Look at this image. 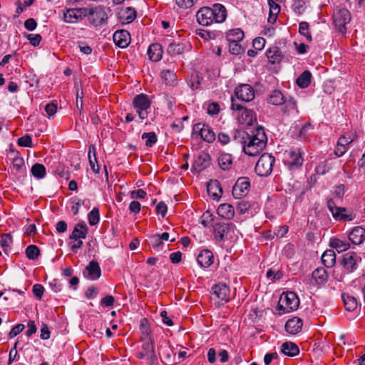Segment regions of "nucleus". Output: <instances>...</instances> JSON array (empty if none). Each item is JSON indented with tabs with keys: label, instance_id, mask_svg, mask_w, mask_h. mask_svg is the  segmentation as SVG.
I'll use <instances>...</instances> for the list:
<instances>
[{
	"label": "nucleus",
	"instance_id": "f257e3e1",
	"mask_svg": "<svg viewBox=\"0 0 365 365\" xmlns=\"http://www.w3.org/2000/svg\"><path fill=\"white\" fill-rule=\"evenodd\" d=\"M267 138L262 126L257 127L251 133H248L244 140L243 151L250 156H256L266 147Z\"/></svg>",
	"mask_w": 365,
	"mask_h": 365
},
{
	"label": "nucleus",
	"instance_id": "f03ea898",
	"mask_svg": "<svg viewBox=\"0 0 365 365\" xmlns=\"http://www.w3.org/2000/svg\"><path fill=\"white\" fill-rule=\"evenodd\" d=\"M227 17L225 7L220 4H215L212 8L202 7L196 14L197 22L204 26H207L213 22L222 23Z\"/></svg>",
	"mask_w": 365,
	"mask_h": 365
},
{
	"label": "nucleus",
	"instance_id": "7ed1b4c3",
	"mask_svg": "<svg viewBox=\"0 0 365 365\" xmlns=\"http://www.w3.org/2000/svg\"><path fill=\"white\" fill-rule=\"evenodd\" d=\"M303 151L300 148L292 147L284 153V163L289 170L299 168L303 164Z\"/></svg>",
	"mask_w": 365,
	"mask_h": 365
},
{
	"label": "nucleus",
	"instance_id": "20e7f679",
	"mask_svg": "<svg viewBox=\"0 0 365 365\" xmlns=\"http://www.w3.org/2000/svg\"><path fill=\"white\" fill-rule=\"evenodd\" d=\"M275 158L270 154L263 153L256 163L255 170L257 175L262 177L269 175L273 170Z\"/></svg>",
	"mask_w": 365,
	"mask_h": 365
},
{
	"label": "nucleus",
	"instance_id": "39448f33",
	"mask_svg": "<svg viewBox=\"0 0 365 365\" xmlns=\"http://www.w3.org/2000/svg\"><path fill=\"white\" fill-rule=\"evenodd\" d=\"M299 305V299L294 292H289L283 294L279 300L278 309L283 310L284 313H289L296 310Z\"/></svg>",
	"mask_w": 365,
	"mask_h": 365
},
{
	"label": "nucleus",
	"instance_id": "423d86ee",
	"mask_svg": "<svg viewBox=\"0 0 365 365\" xmlns=\"http://www.w3.org/2000/svg\"><path fill=\"white\" fill-rule=\"evenodd\" d=\"M87 16L90 23L95 27H101L107 22L108 15L102 6L87 9Z\"/></svg>",
	"mask_w": 365,
	"mask_h": 365
},
{
	"label": "nucleus",
	"instance_id": "0eeeda50",
	"mask_svg": "<svg viewBox=\"0 0 365 365\" xmlns=\"http://www.w3.org/2000/svg\"><path fill=\"white\" fill-rule=\"evenodd\" d=\"M231 108L232 110L238 111L237 115V120L240 124L251 125L252 123L255 119L253 111L237 103L233 97H232Z\"/></svg>",
	"mask_w": 365,
	"mask_h": 365
},
{
	"label": "nucleus",
	"instance_id": "6e6552de",
	"mask_svg": "<svg viewBox=\"0 0 365 365\" xmlns=\"http://www.w3.org/2000/svg\"><path fill=\"white\" fill-rule=\"evenodd\" d=\"M333 20L338 31L344 34L346 31V25L351 21V14L346 9L342 8L334 11Z\"/></svg>",
	"mask_w": 365,
	"mask_h": 365
},
{
	"label": "nucleus",
	"instance_id": "1a4fd4ad",
	"mask_svg": "<svg viewBox=\"0 0 365 365\" xmlns=\"http://www.w3.org/2000/svg\"><path fill=\"white\" fill-rule=\"evenodd\" d=\"M133 106L140 119L148 118V109L150 107V101L145 94L137 95L133 102Z\"/></svg>",
	"mask_w": 365,
	"mask_h": 365
},
{
	"label": "nucleus",
	"instance_id": "9d476101",
	"mask_svg": "<svg viewBox=\"0 0 365 365\" xmlns=\"http://www.w3.org/2000/svg\"><path fill=\"white\" fill-rule=\"evenodd\" d=\"M327 207L336 220L351 221L355 217V215L352 212L346 213V208L336 206L332 199L327 201Z\"/></svg>",
	"mask_w": 365,
	"mask_h": 365
},
{
	"label": "nucleus",
	"instance_id": "9b49d317",
	"mask_svg": "<svg viewBox=\"0 0 365 365\" xmlns=\"http://www.w3.org/2000/svg\"><path fill=\"white\" fill-rule=\"evenodd\" d=\"M361 262V258L354 252H349L343 255L340 264L347 273L354 272Z\"/></svg>",
	"mask_w": 365,
	"mask_h": 365
},
{
	"label": "nucleus",
	"instance_id": "f8f14e48",
	"mask_svg": "<svg viewBox=\"0 0 365 365\" xmlns=\"http://www.w3.org/2000/svg\"><path fill=\"white\" fill-rule=\"evenodd\" d=\"M193 134L200 135L207 143H212L215 140V133L212 129L206 124L196 123L193 126Z\"/></svg>",
	"mask_w": 365,
	"mask_h": 365
},
{
	"label": "nucleus",
	"instance_id": "ddd939ff",
	"mask_svg": "<svg viewBox=\"0 0 365 365\" xmlns=\"http://www.w3.org/2000/svg\"><path fill=\"white\" fill-rule=\"evenodd\" d=\"M235 94L237 99L242 102H250L255 96L253 88L249 84H241L236 87Z\"/></svg>",
	"mask_w": 365,
	"mask_h": 365
},
{
	"label": "nucleus",
	"instance_id": "4468645a",
	"mask_svg": "<svg viewBox=\"0 0 365 365\" xmlns=\"http://www.w3.org/2000/svg\"><path fill=\"white\" fill-rule=\"evenodd\" d=\"M235 225L232 222H218L213 225V232L216 240L222 241L231 232H234Z\"/></svg>",
	"mask_w": 365,
	"mask_h": 365
},
{
	"label": "nucleus",
	"instance_id": "2eb2a0df",
	"mask_svg": "<svg viewBox=\"0 0 365 365\" xmlns=\"http://www.w3.org/2000/svg\"><path fill=\"white\" fill-rule=\"evenodd\" d=\"M87 16V8L68 9L63 13V20L66 23L75 24Z\"/></svg>",
	"mask_w": 365,
	"mask_h": 365
},
{
	"label": "nucleus",
	"instance_id": "dca6fc26",
	"mask_svg": "<svg viewBox=\"0 0 365 365\" xmlns=\"http://www.w3.org/2000/svg\"><path fill=\"white\" fill-rule=\"evenodd\" d=\"M250 186V183L247 178H240L232 187V195L237 199L242 198L247 195Z\"/></svg>",
	"mask_w": 365,
	"mask_h": 365
},
{
	"label": "nucleus",
	"instance_id": "f3484780",
	"mask_svg": "<svg viewBox=\"0 0 365 365\" xmlns=\"http://www.w3.org/2000/svg\"><path fill=\"white\" fill-rule=\"evenodd\" d=\"M15 156L12 160L11 173L23 177L26 174V166L23 158L19 156V153H14Z\"/></svg>",
	"mask_w": 365,
	"mask_h": 365
},
{
	"label": "nucleus",
	"instance_id": "a211bd4d",
	"mask_svg": "<svg viewBox=\"0 0 365 365\" xmlns=\"http://www.w3.org/2000/svg\"><path fill=\"white\" fill-rule=\"evenodd\" d=\"M143 351L139 353L140 358L146 357L151 361H156V356L154 349V342L152 339H148L142 346Z\"/></svg>",
	"mask_w": 365,
	"mask_h": 365
},
{
	"label": "nucleus",
	"instance_id": "6ab92c4d",
	"mask_svg": "<svg viewBox=\"0 0 365 365\" xmlns=\"http://www.w3.org/2000/svg\"><path fill=\"white\" fill-rule=\"evenodd\" d=\"M212 293L221 302L229 300L230 289L225 284H217L212 287Z\"/></svg>",
	"mask_w": 365,
	"mask_h": 365
},
{
	"label": "nucleus",
	"instance_id": "aec40b11",
	"mask_svg": "<svg viewBox=\"0 0 365 365\" xmlns=\"http://www.w3.org/2000/svg\"><path fill=\"white\" fill-rule=\"evenodd\" d=\"M113 41L120 48H125L130 43V34L127 31H116L113 36Z\"/></svg>",
	"mask_w": 365,
	"mask_h": 365
},
{
	"label": "nucleus",
	"instance_id": "412c9836",
	"mask_svg": "<svg viewBox=\"0 0 365 365\" xmlns=\"http://www.w3.org/2000/svg\"><path fill=\"white\" fill-rule=\"evenodd\" d=\"M86 272H84L86 277L91 280H96L101 275V269L98 263L96 261H91L86 268Z\"/></svg>",
	"mask_w": 365,
	"mask_h": 365
},
{
	"label": "nucleus",
	"instance_id": "4be33fe9",
	"mask_svg": "<svg viewBox=\"0 0 365 365\" xmlns=\"http://www.w3.org/2000/svg\"><path fill=\"white\" fill-rule=\"evenodd\" d=\"M349 240L354 245H360L365 240V229L358 226L354 227L349 235Z\"/></svg>",
	"mask_w": 365,
	"mask_h": 365
},
{
	"label": "nucleus",
	"instance_id": "5701e85b",
	"mask_svg": "<svg viewBox=\"0 0 365 365\" xmlns=\"http://www.w3.org/2000/svg\"><path fill=\"white\" fill-rule=\"evenodd\" d=\"M88 227L84 222H78L74 227V229L69 236L70 240L85 239L88 234Z\"/></svg>",
	"mask_w": 365,
	"mask_h": 365
},
{
	"label": "nucleus",
	"instance_id": "b1692460",
	"mask_svg": "<svg viewBox=\"0 0 365 365\" xmlns=\"http://www.w3.org/2000/svg\"><path fill=\"white\" fill-rule=\"evenodd\" d=\"M302 320L299 317H293L285 324V329L290 334H297L302 328Z\"/></svg>",
	"mask_w": 365,
	"mask_h": 365
},
{
	"label": "nucleus",
	"instance_id": "393cba45",
	"mask_svg": "<svg viewBox=\"0 0 365 365\" xmlns=\"http://www.w3.org/2000/svg\"><path fill=\"white\" fill-rule=\"evenodd\" d=\"M197 263L202 267H209L213 263V255L208 250H202L197 258Z\"/></svg>",
	"mask_w": 365,
	"mask_h": 365
},
{
	"label": "nucleus",
	"instance_id": "a878e982",
	"mask_svg": "<svg viewBox=\"0 0 365 365\" xmlns=\"http://www.w3.org/2000/svg\"><path fill=\"white\" fill-rule=\"evenodd\" d=\"M163 53V47L158 43L151 44L148 49V57L154 62H158L162 58Z\"/></svg>",
	"mask_w": 365,
	"mask_h": 365
},
{
	"label": "nucleus",
	"instance_id": "bb28decb",
	"mask_svg": "<svg viewBox=\"0 0 365 365\" xmlns=\"http://www.w3.org/2000/svg\"><path fill=\"white\" fill-rule=\"evenodd\" d=\"M187 47V43L185 41L173 42L168 45L167 52L171 56L180 55L184 53Z\"/></svg>",
	"mask_w": 365,
	"mask_h": 365
},
{
	"label": "nucleus",
	"instance_id": "cd10ccee",
	"mask_svg": "<svg viewBox=\"0 0 365 365\" xmlns=\"http://www.w3.org/2000/svg\"><path fill=\"white\" fill-rule=\"evenodd\" d=\"M207 193L214 199L220 198L222 195V188L220 186L219 181L210 180L207 187Z\"/></svg>",
	"mask_w": 365,
	"mask_h": 365
},
{
	"label": "nucleus",
	"instance_id": "c85d7f7f",
	"mask_svg": "<svg viewBox=\"0 0 365 365\" xmlns=\"http://www.w3.org/2000/svg\"><path fill=\"white\" fill-rule=\"evenodd\" d=\"M217 212L219 216L227 220H230L234 217L235 210L232 205L225 203L221 204L218 207Z\"/></svg>",
	"mask_w": 365,
	"mask_h": 365
},
{
	"label": "nucleus",
	"instance_id": "c756f323",
	"mask_svg": "<svg viewBox=\"0 0 365 365\" xmlns=\"http://www.w3.org/2000/svg\"><path fill=\"white\" fill-rule=\"evenodd\" d=\"M281 351L289 356H294L299 354V349L298 346L291 341H287L282 344Z\"/></svg>",
	"mask_w": 365,
	"mask_h": 365
},
{
	"label": "nucleus",
	"instance_id": "7c9ffc66",
	"mask_svg": "<svg viewBox=\"0 0 365 365\" xmlns=\"http://www.w3.org/2000/svg\"><path fill=\"white\" fill-rule=\"evenodd\" d=\"M323 264L327 267H332L336 263V254L333 250H326L322 256Z\"/></svg>",
	"mask_w": 365,
	"mask_h": 365
},
{
	"label": "nucleus",
	"instance_id": "2f4dec72",
	"mask_svg": "<svg viewBox=\"0 0 365 365\" xmlns=\"http://www.w3.org/2000/svg\"><path fill=\"white\" fill-rule=\"evenodd\" d=\"M161 78L166 85L175 86L177 84V76L173 71L163 70L161 72Z\"/></svg>",
	"mask_w": 365,
	"mask_h": 365
},
{
	"label": "nucleus",
	"instance_id": "473e14b6",
	"mask_svg": "<svg viewBox=\"0 0 365 365\" xmlns=\"http://www.w3.org/2000/svg\"><path fill=\"white\" fill-rule=\"evenodd\" d=\"M284 98L280 91L274 90L269 94L268 103L274 106H280L284 102Z\"/></svg>",
	"mask_w": 365,
	"mask_h": 365
},
{
	"label": "nucleus",
	"instance_id": "72a5a7b5",
	"mask_svg": "<svg viewBox=\"0 0 365 365\" xmlns=\"http://www.w3.org/2000/svg\"><path fill=\"white\" fill-rule=\"evenodd\" d=\"M244 38V32L240 29L230 30L226 34L228 42H240Z\"/></svg>",
	"mask_w": 365,
	"mask_h": 365
},
{
	"label": "nucleus",
	"instance_id": "f704fd0d",
	"mask_svg": "<svg viewBox=\"0 0 365 365\" xmlns=\"http://www.w3.org/2000/svg\"><path fill=\"white\" fill-rule=\"evenodd\" d=\"M312 73L304 71L297 79L296 83L301 88H307L311 83Z\"/></svg>",
	"mask_w": 365,
	"mask_h": 365
},
{
	"label": "nucleus",
	"instance_id": "c9c22d12",
	"mask_svg": "<svg viewBox=\"0 0 365 365\" xmlns=\"http://www.w3.org/2000/svg\"><path fill=\"white\" fill-rule=\"evenodd\" d=\"M330 247L336 249L338 252H342L347 250L350 247L348 242H344L337 238L331 239L329 242Z\"/></svg>",
	"mask_w": 365,
	"mask_h": 365
},
{
	"label": "nucleus",
	"instance_id": "e433bc0d",
	"mask_svg": "<svg viewBox=\"0 0 365 365\" xmlns=\"http://www.w3.org/2000/svg\"><path fill=\"white\" fill-rule=\"evenodd\" d=\"M341 297L346 310L351 312L357 308L358 303L355 297L346 294H343Z\"/></svg>",
	"mask_w": 365,
	"mask_h": 365
},
{
	"label": "nucleus",
	"instance_id": "4c0bfd02",
	"mask_svg": "<svg viewBox=\"0 0 365 365\" xmlns=\"http://www.w3.org/2000/svg\"><path fill=\"white\" fill-rule=\"evenodd\" d=\"M218 163L222 170H229L232 164V155L228 153L221 154L218 158Z\"/></svg>",
	"mask_w": 365,
	"mask_h": 365
},
{
	"label": "nucleus",
	"instance_id": "58836bf2",
	"mask_svg": "<svg viewBox=\"0 0 365 365\" xmlns=\"http://www.w3.org/2000/svg\"><path fill=\"white\" fill-rule=\"evenodd\" d=\"M312 277L317 284L324 283L327 279V274L324 268H317L312 272Z\"/></svg>",
	"mask_w": 365,
	"mask_h": 365
},
{
	"label": "nucleus",
	"instance_id": "ea45409f",
	"mask_svg": "<svg viewBox=\"0 0 365 365\" xmlns=\"http://www.w3.org/2000/svg\"><path fill=\"white\" fill-rule=\"evenodd\" d=\"M88 155L89 163L91 167V169L93 170V172L98 173L99 172V166L98 164L96 165V163H97V159H96V148L93 145H91L89 146Z\"/></svg>",
	"mask_w": 365,
	"mask_h": 365
},
{
	"label": "nucleus",
	"instance_id": "a19ab883",
	"mask_svg": "<svg viewBox=\"0 0 365 365\" xmlns=\"http://www.w3.org/2000/svg\"><path fill=\"white\" fill-rule=\"evenodd\" d=\"M31 172L38 179L44 178L46 173L45 166L39 163L34 164L31 168Z\"/></svg>",
	"mask_w": 365,
	"mask_h": 365
},
{
	"label": "nucleus",
	"instance_id": "79ce46f5",
	"mask_svg": "<svg viewBox=\"0 0 365 365\" xmlns=\"http://www.w3.org/2000/svg\"><path fill=\"white\" fill-rule=\"evenodd\" d=\"M299 33L304 36L307 41L312 42V37L309 31V24L306 21H302L299 25Z\"/></svg>",
	"mask_w": 365,
	"mask_h": 365
},
{
	"label": "nucleus",
	"instance_id": "37998d69",
	"mask_svg": "<svg viewBox=\"0 0 365 365\" xmlns=\"http://www.w3.org/2000/svg\"><path fill=\"white\" fill-rule=\"evenodd\" d=\"M140 329L143 339H151V331L148 320L144 318L141 320Z\"/></svg>",
	"mask_w": 365,
	"mask_h": 365
},
{
	"label": "nucleus",
	"instance_id": "c03bdc74",
	"mask_svg": "<svg viewBox=\"0 0 365 365\" xmlns=\"http://www.w3.org/2000/svg\"><path fill=\"white\" fill-rule=\"evenodd\" d=\"M25 253L29 259L35 260L40 255V250L36 245H31L26 247Z\"/></svg>",
	"mask_w": 365,
	"mask_h": 365
},
{
	"label": "nucleus",
	"instance_id": "a18cd8bd",
	"mask_svg": "<svg viewBox=\"0 0 365 365\" xmlns=\"http://www.w3.org/2000/svg\"><path fill=\"white\" fill-rule=\"evenodd\" d=\"M88 220L90 225H96L100 220L99 210L97 207H93V210L88 214Z\"/></svg>",
	"mask_w": 365,
	"mask_h": 365
},
{
	"label": "nucleus",
	"instance_id": "49530a36",
	"mask_svg": "<svg viewBox=\"0 0 365 365\" xmlns=\"http://www.w3.org/2000/svg\"><path fill=\"white\" fill-rule=\"evenodd\" d=\"M210 160V155L208 154H203L200 155L197 160H195L193 166L195 169L202 170L205 168V163Z\"/></svg>",
	"mask_w": 365,
	"mask_h": 365
},
{
	"label": "nucleus",
	"instance_id": "de8ad7c7",
	"mask_svg": "<svg viewBox=\"0 0 365 365\" xmlns=\"http://www.w3.org/2000/svg\"><path fill=\"white\" fill-rule=\"evenodd\" d=\"M143 139H146L145 145L152 147L157 141V136L154 132L144 133L142 135Z\"/></svg>",
	"mask_w": 365,
	"mask_h": 365
},
{
	"label": "nucleus",
	"instance_id": "09e8293b",
	"mask_svg": "<svg viewBox=\"0 0 365 365\" xmlns=\"http://www.w3.org/2000/svg\"><path fill=\"white\" fill-rule=\"evenodd\" d=\"M284 112L287 113L297 108V103L292 97H285Z\"/></svg>",
	"mask_w": 365,
	"mask_h": 365
},
{
	"label": "nucleus",
	"instance_id": "8fccbe9b",
	"mask_svg": "<svg viewBox=\"0 0 365 365\" xmlns=\"http://www.w3.org/2000/svg\"><path fill=\"white\" fill-rule=\"evenodd\" d=\"M267 56L272 63H275L280 60V55L279 54V51L277 48L269 49L267 52Z\"/></svg>",
	"mask_w": 365,
	"mask_h": 365
},
{
	"label": "nucleus",
	"instance_id": "3c124183",
	"mask_svg": "<svg viewBox=\"0 0 365 365\" xmlns=\"http://www.w3.org/2000/svg\"><path fill=\"white\" fill-rule=\"evenodd\" d=\"M313 129V126L311 123H305L299 132V137L301 139L307 140L308 138V133Z\"/></svg>",
	"mask_w": 365,
	"mask_h": 365
},
{
	"label": "nucleus",
	"instance_id": "603ef678",
	"mask_svg": "<svg viewBox=\"0 0 365 365\" xmlns=\"http://www.w3.org/2000/svg\"><path fill=\"white\" fill-rule=\"evenodd\" d=\"M293 11L297 14H302L305 11V3L302 0H296L292 4Z\"/></svg>",
	"mask_w": 365,
	"mask_h": 365
},
{
	"label": "nucleus",
	"instance_id": "864d4df0",
	"mask_svg": "<svg viewBox=\"0 0 365 365\" xmlns=\"http://www.w3.org/2000/svg\"><path fill=\"white\" fill-rule=\"evenodd\" d=\"M18 145L22 147L31 148L32 140L29 135H25L18 139Z\"/></svg>",
	"mask_w": 365,
	"mask_h": 365
},
{
	"label": "nucleus",
	"instance_id": "5fc2aeb1",
	"mask_svg": "<svg viewBox=\"0 0 365 365\" xmlns=\"http://www.w3.org/2000/svg\"><path fill=\"white\" fill-rule=\"evenodd\" d=\"M149 244L154 248H158L163 245V241L160 237V235H153L149 237Z\"/></svg>",
	"mask_w": 365,
	"mask_h": 365
},
{
	"label": "nucleus",
	"instance_id": "6e6d98bb",
	"mask_svg": "<svg viewBox=\"0 0 365 365\" xmlns=\"http://www.w3.org/2000/svg\"><path fill=\"white\" fill-rule=\"evenodd\" d=\"M12 243V237L10 233L4 234L3 235L1 240L0 244L4 250H6L10 245Z\"/></svg>",
	"mask_w": 365,
	"mask_h": 365
},
{
	"label": "nucleus",
	"instance_id": "4d7b16f0",
	"mask_svg": "<svg viewBox=\"0 0 365 365\" xmlns=\"http://www.w3.org/2000/svg\"><path fill=\"white\" fill-rule=\"evenodd\" d=\"M247 133L241 130H235L233 135V138L235 140L238 141L241 144L244 145V140H246Z\"/></svg>",
	"mask_w": 365,
	"mask_h": 365
},
{
	"label": "nucleus",
	"instance_id": "13d9d810",
	"mask_svg": "<svg viewBox=\"0 0 365 365\" xmlns=\"http://www.w3.org/2000/svg\"><path fill=\"white\" fill-rule=\"evenodd\" d=\"M124 17L128 23L133 21L136 17L135 10L130 7L126 8L125 10Z\"/></svg>",
	"mask_w": 365,
	"mask_h": 365
},
{
	"label": "nucleus",
	"instance_id": "bf43d9fd",
	"mask_svg": "<svg viewBox=\"0 0 365 365\" xmlns=\"http://www.w3.org/2000/svg\"><path fill=\"white\" fill-rule=\"evenodd\" d=\"M229 51L231 53L238 55L242 51V46L239 42H229Z\"/></svg>",
	"mask_w": 365,
	"mask_h": 365
},
{
	"label": "nucleus",
	"instance_id": "052dcab7",
	"mask_svg": "<svg viewBox=\"0 0 365 365\" xmlns=\"http://www.w3.org/2000/svg\"><path fill=\"white\" fill-rule=\"evenodd\" d=\"M329 165L327 162H322L316 167V172L319 175H324L329 172Z\"/></svg>",
	"mask_w": 365,
	"mask_h": 365
},
{
	"label": "nucleus",
	"instance_id": "680f3d73",
	"mask_svg": "<svg viewBox=\"0 0 365 365\" xmlns=\"http://www.w3.org/2000/svg\"><path fill=\"white\" fill-rule=\"evenodd\" d=\"M27 38L30 41L31 44L34 46H37L39 45L42 37L40 34H30L27 35Z\"/></svg>",
	"mask_w": 365,
	"mask_h": 365
},
{
	"label": "nucleus",
	"instance_id": "e2e57ef3",
	"mask_svg": "<svg viewBox=\"0 0 365 365\" xmlns=\"http://www.w3.org/2000/svg\"><path fill=\"white\" fill-rule=\"evenodd\" d=\"M265 39L262 37H257L253 40L252 45L255 49L261 51L265 45Z\"/></svg>",
	"mask_w": 365,
	"mask_h": 365
},
{
	"label": "nucleus",
	"instance_id": "0e129e2a",
	"mask_svg": "<svg viewBox=\"0 0 365 365\" xmlns=\"http://www.w3.org/2000/svg\"><path fill=\"white\" fill-rule=\"evenodd\" d=\"M45 111L49 117L54 115L57 111V104L53 102L47 103L45 106Z\"/></svg>",
	"mask_w": 365,
	"mask_h": 365
},
{
	"label": "nucleus",
	"instance_id": "69168bd1",
	"mask_svg": "<svg viewBox=\"0 0 365 365\" xmlns=\"http://www.w3.org/2000/svg\"><path fill=\"white\" fill-rule=\"evenodd\" d=\"M32 292L37 299H41L43 294L44 287L41 284H36L33 286Z\"/></svg>",
	"mask_w": 365,
	"mask_h": 365
},
{
	"label": "nucleus",
	"instance_id": "338daca9",
	"mask_svg": "<svg viewBox=\"0 0 365 365\" xmlns=\"http://www.w3.org/2000/svg\"><path fill=\"white\" fill-rule=\"evenodd\" d=\"M175 3L179 8L187 9L193 6L194 0H175Z\"/></svg>",
	"mask_w": 365,
	"mask_h": 365
},
{
	"label": "nucleus",
	"instance_id": "774afa93",
	"mask_svg": "<svg viewBox=\"0 0 365 365\" xmlns=\"http://www.w3.org/2000/svg\"><path fill=\"white\" fill-rule=\"evenodd\" d=\"M250 205L247 201L242 200L237 203V210L241 213H245L250 208Z\"/></svg>",
	"mask_w": 365,
	"mask_h": 365
}]
</instances>
